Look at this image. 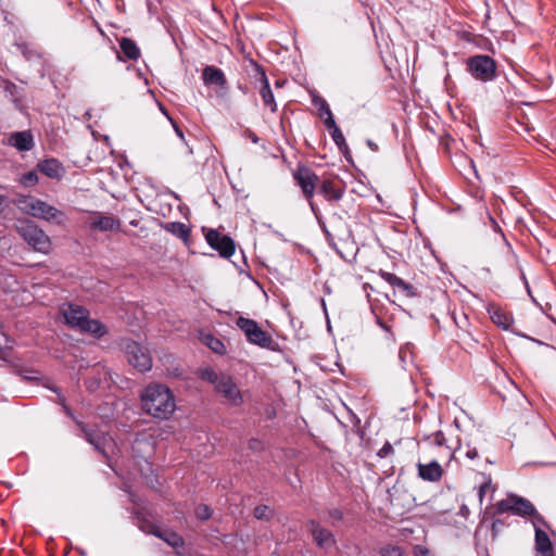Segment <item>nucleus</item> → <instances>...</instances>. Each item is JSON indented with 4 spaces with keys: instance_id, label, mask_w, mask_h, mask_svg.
<instances>
[{
    "instance_id": "7",
    "label": "nucleus",
    "mask_w": 556,
    "mask_h": 556,
    "mask_svg": "<svg viewBox=\"0 0 556 556\" xmlns=\"http://www.w3.org/2000/svg\"><path fill=\"white\" fill-rule=\"evenodd\" d=\"M293 178L301 188L304 198L308 201L313 213L317 216L318 208L313 202V197L315 193L318 176L309 167L300 165L293 172Z\"/></svg>"
},
{
    "instance_id": "31",
    "label": "nucleus",
    "mask_w": 556,
    "mask_h": 556,
    "mask_svg": "<svg viewBox=\"0 0 556 556\" xmlns=\"http://www.w3.org/2000/svg\"><path fill=\"white\" fill-rule=\"evenodd\" d=\"M312 102L314 106L318 109V114L321 118L328 115L329 113H332L329 104L323 97L315 94L313 96Z\"/></svg>"
},
{
    "instance_id": "39",
    "label": "nucleus",
    "mask_w": 556,
    "mask_h": 556,
    "mask_svg": "<svg viewBox=\"0 0 556 556\" xmlns=\"http://www.w3.org/2000/svg\"><path fill=\"white\" fill-rule=\"evenodd\" d=\"M378 274L386 282H388L392 287L399 279V277L395 274L386 271L383 269H380Z\"/></svg>"
},
{
    "instance_id": "50",
    "label": "nucleus",
    "mask_w": 556,
    "mask_h": 556,
    "mask_svg": "<svg viewBox=\"0 0 556 556\" xmlns=\"http://www.w3.org/2000/svg\"><path fill=\"white\" fill-rule=\"evenodd\" d=\"M320 227L326 236V239L329 243H331L333 241V237L332 235L330 233V231L327 229L326 225L325 224H320Z\"/></svg>"
},
{
    "instance_id": "27",
    "label": "nucleus",
    "mask_w": 556,
    "mask_h": 556,
    "mask_svg": "<svg viewBox=\"0 0 556 556\" xmlns=\"http://www.w3.org/2000/svg\"><path fill=\"white\" fill-rule=\"evenodd\" d=\"M51 250V240L42 229L37 227V252L48 254Z\"/></svg>"
},
{
    "instance_id": "12",
    "label": "nucleus",
    "mask_w": 556,
    "mask_h": 556,
    "mask_svg": "<svg viewBox=\"0 0 556 556\" xmlns=\"http://www.w3.org/2000/svg\"><path fill=\"white\" fill-rule=\"evenodd\" d=\"M2 142L16 149L18 152H25L33 149L34 137L31 130L14 131L7 135Z\"/></svg>"
},
{
    "instance_id": "36",
    "label": "nucleus",
    "mask_w": 556,
    "mask_h": 556,
    "mask_svg": "<svg viewBox=\"0 0 556 556\" xmlns=\"http://www.w3.org/2000/svg\"><path fill=\"white\" fill-rule=\"evenodd\" d=\"M197 518L199 520H202V521H205V520H208L212 516V509L205 505V504H200L197 508H195V511H194Z\"/></svg>"
},
{
    "instance_id": "23",
    "label": "nucleus",
    "mask_w": 556,
    "mask_h": 556,
    "mask_svg": "<svg viewBox=\"0 0 556 556\" xmlns=\"http://www.w3.org/2000/svg\"><path fill=\"white\" fill-rule=\"evenodd\" d=\"M13 202L26 217L35 216V199L31 195L16 194Z\"/></svg>"
},
{
    "instance_id": "19",
    "label": "nucleus",
    "mask_w": 556,
    "mask_h": 556,
    "mask_svg": "<svg viewBox=\"0 0 556 556\" xmlns=\"http://www.w3.org/2000/svg\"><path fill=\"white\" fill-rule=\"evenodd\" d=\"M345 192V188L343 186L336 185L332 180H324L319 187V193L324 195V198L328 202H338L340 201Z\"/></svg>"
},
{
    "instance_id": "45",
    "label": "nucleus",
    "mask_w": 556,
    "mask_h": 556,
    "mask_svg": "<svg viewBox=\"0 0 556 556\" xmlns=\"http://www.w3.org/2000/svg\"><path fill=\"white\" fill-rule=\"evenodd\" d=\"M170 124L175 130V134L176 136L182 141L186 143V139H185V135H184V131L182 129L179 127V125L176 123V121L174 119H170Z\"/></svg>"
},
{
    "instance_id": "49",
    "label": "nucleus",
    "mask_w": 556,
    "mask_h": 556,
    "mask_svg": "<svg viewBox=\"0 0 556 556\" xmlns=\"http://www.w3.org/2000/svg\"><path fill=\"white\" fill-rule=\"evenodd\" d=\"M466 456L469 459H476L478 457L477 448L476 447H469L468 451L466 452Z\"/></svg>"
},
{
    "instance_id": "30",
    "label": "nucleus",
    "mask_w": 556,
    "mask_h": 556,
    "mask_svg": "<svg viewBox=\"0 0 556 556\" xmlns=\"http://www.w3.org/2000/svg\"><path fill=\"white\" fill-rule=\"evenodd\" d=\"M204 341H205V344L216 354H219V355H223L226 353V346L224 344V342L212 336V334H207L205 336L204 338Z\"/></svg>"
},
{
    "instance_id": "9",
    "label": "nucleus",
    "mask_w": 556,
    "mask_h": 556,
    "mask_svg": "<svg viewBox=\"0 0 556 556\" xmlns=\"http://www.w3.org/2000/svg\"><path fill=\"white\" fill-rule=\"evenodd\" d=\"M207 244L218 252L219 256L229 258L236 251L233 239L227 235H222L216 229L203 228Z\"/></svg>"
},
{
    "instance_id": "38",
    "label": "nucleus",
    "mask_w": 556,
    "mask_h": 556,
    "mask_svg": "<svg viewBox=\"0 0 556 556\" xmlns=\"http://www.w3.org/2000/svg\"><path fill=\"white\" fill-rule=\"evenodd\" d=\"M381 556H403V549L396 545H388L381 549Z\"/></svg>"
},
{
    "instance_id": "58",
    "label": "nucleus",
    "mask_w": 556,
    "mask_h": 556,
    "mask_svg": "<svg viewBox=\"0 0 556 556\" xmlns=\"http://www.w3.org/2000/svg\"><path fill=\"white\" fill-rule=\"evenodd\" d=\"M117 58H118V60H121V61H125L124 59H122V56H121L119 54L117 55Z\"/></svg>"
},
{
    "instance_id": "44",
    "label": "nucleus",
    "mask_w": 556,
    "mask_h": 556,
    "mask_svg": "<svg viewBox=\"0 0 556 556\" xmlns=\"http://www.w3.org/2000/svg\"><path fill=\"white\" fill-rule=\"evenodd\" d=\"M100 383H101V379L100 378H88L85 381L86 388L90 392L96 391L100 387Z\"/></svg>"
},
{
    "instance_id": "52",
    "label": "nucleus",
    "mask_w": 556,
    "mask_h": 556,
    "mask_svg": "<svg viewBox=\"0 0 556 556\" xmlns=\"http://www.w3.org/2000/svg\"><path fill=\"white\" fill-rule=\"evenodd\" d=\"M340 152L344 155L345 160L348 162H352L351 151L349 149V146L346 144V149H339Z\"/></svg>"
},
{
    "instance_id": "3",
    "label": "nucleus",
    "mask_w": 556,
    "mask_h": 556,
    "mask_svg": "<svg viewBox=\"0 0 556 556\" xmlns=\"http://www.w3.org/2000/svg\"><path fill=\"white\" fill-rule=\"evenodd\" d=\"M50 389L56 393L58 402L61 404L64 414L75 421L77 427L80 429L85 440L89 444H91L96 451L101 453L103 456H108V454H106V445L109 443L108 435L103 431H101L97 426H89V425L85 424L84 421L79 420L75 416V414L71 409V407L67 406V404L65 403V397L56 389H53V388H50Z\"/></svg>"
},
{
    "instance_id": "24",
    "label": "nucleus",
    "mask_w": 556,
    "mask_h": 556,
    "mask_svg": "<svg viewBox=\"0 0 556 556\" xmlns=\"http://www.w3.org/2000/svg\"><path fill=\"white\" fill-rule=\"evenodd\" d=\"M119 48L123 55L125 56V60L137 61L140 58L139 47L132 39L128 37H123L119 40Z\"/></svg>"
},
{
    "instance_id": "37",
    "label": "nucleus",
    "mask_w": 556,
    "mask_h": 556,
    "mask_svg": "<svg viewBox=\"0 0 556 556\" xmlns=\"http://www.w3.org/2000/svg\"><path fill=\"white\" fill-rule=\"evenodd\" d=\"M223 375H218L212 368H206L202 371V378L214 383L215 388L217 387V382L222 380Z\"/></svg>"
},
{
    "instance_id": "56",
    "label": "nucleus",
    "mask_w": 556,
    "mask_h": 556,
    "mask_svg": "<svg viewBox=\"0 0 556 556\" xmlns=\"http://www.w3.org/2000/svg\"><path fill=\"white\" fill-rule=\"evenodd\" d=\"M429 554V551L427 548H424L420 551V555L419 556H427Z\"/></svg>"
},
{
    "instance_id": "46",
    "label": "nucleus",
    "mask_w": 556,
    "mask_h": 556,
    "mask_svg": "<svg viewBox=\"0 0 556 556\" xmlns=\"http://www.w3.org/2000/svg\"><path fill=\"white\" fill-rule=\"evenodd\" d=\"M244 137L250 139L253 143L257 144L260 142V137L251 129H245L243 132Z\"/></svg>"
},
{
    "instance_id": "6",
    "label": "nucleus",
    "mask_w": 556,
    "mask_h": 556,
    "mask_svg": "<svg viewBox=\"0 0 556 556\" xmlns=\"http://www.w3.org/2000/svg\"><path fill=\"white\" fill-rule=\"evenodd\" d=\"M495 510L497 514L510 511L515 516L528 518L530 514L535 513V506L529 500L520 495L509 493L506 498L496 503Z\"/></svg>"
},
{
    "instance_id": "17",
    "label": "nucleus",
    "mask_w": 556,
    "mask_h": 556,
    "mask_svg": "<svg viewBox=\"0 0 556 556\" xmlns=\"http://www.w3.org/2000/svg\"><path fill=\"white\" fill-rule=\"evenodd\" d=\"M202 80L205 86H218L222 88L227 87V78L225 73L214 65H206L203 68Z\"/></svg>"
},
{
    "instance_id": "4",
    "label": "nucleus",
    "mask_w": 556,
    "mask_h": 556,
    "mask_svg": "<svg viewBox=\"0 0 556 556\" xmlns=\"http://www.w3.org/2000/svg\"><path fill=\"white\" fill-rule=\"evenodd\" d=\"M236 325L244 333L249 343L269 351H279V343L267 331L263 330L254 319L240 316L236 320Z\"/></svg>"
},
{
    "instance_id": "53",
    "label": "nucleus",
    "mask_w": 556,
    "mask_h": 556,
    "mask_svg": "<svg viewBox=\"0 0 556 556\" xmlns=\"http://www.w3.org/2000/svg\"><path fill=\"white\" fill-rule=\"evenodd\" d=\"M366 144L368 146V148H369L370 150H372V151H378V146H377V143H375L372 140L367 139Z\"/></svg>"
},
{
    "instance_id": "32",
    "label": "nucleus",
    "mask_w": 556,
    "mask_h": 556,
    "mask_svg": "<svg viewBox=\"0 0 556 556\" xmlns=\"http://www.w3.org/2000/svg\"><path fill=\"white\" fill-rule=\"evenodd\" d=\"M393 287L399 289L407 298H414L416 295L414 286L400 277Z\"/></svg>"
},
{
    "instance_id": "26",
    "label": "nucleus",
    "mask_w": 556,
    "mask_h": 556,
    "mask_svg": "<svg viewBox=\"0 0 556 556\" xmlns=\"http://www.w3.org/2000/svg\"><path fill=\"white\" fill-rule=\"evenodd\" d=\"M153 446V438L151 435H148L147 433H137L134 443H132V451L137 454H143L146 451L144 447L149 450V452L152 451Z\"/></svg>"
},
{
    "instance_id": "25",
    "label": "nucleus",
    "mask_w": 556,
    "mask_h": 556,
    "mask_svg": "<svg viewBox=\"0 0 556 556\" xmlns=\"http://www.w3.org/2000/svg\"><path fill=\"white\" fill-rule=\"evenodd\" d=\"M163 229L181 239L185 243L188 242L190 237V228L180 222H169L163 225Z\"/></svg>"
},
{
    "instance_id": "18",
    "label": "nucleus",
    "mask_w": 556,
    "mask_h": 556,
    "mask_svg": "<svg viewBox=\"0 0 556 556\" xmlns=\"http://www.w3.org/2000/svg\"><path fill=\"white\" fill-rule=\"evenodd\" d=\"M16 231L33 248H35V224L33 217H18L15 223Z\"/></svg>"
},
{
    "instance_id": "48",
    "label": "nucleus",
    "mask_w": 556,
    "mask_h": 556,
    "mask_svg": "<svg viewBox=\"0 0 556 556\" xmlns=\"http://www.w3.org/2000/svg\"><path fill=\"white\" fill-rule=\"evenodd\" d=\"M329 517L332 519L341 520L343 518V513L339 508H332L329 510Z\"/></svg>"
},
{
    "instance_id": "8",
    "label": "nucleus",
    "mask_w": 556,
    "mask_h": 556,
    "mask_svg": "<svg viewBox=\"0 0 556 556\" xmlns=\"http://www.w3.org/2000/svg\"><path fill=\"white\" fill-rule=\"evenodd\" d=\"M125 353L128 363L139 370L140 372H147L152 368V357L148 350L139 342L131 341L125 346Z\"/></svg>"
},
{
    "instance_id": "13",
    "label": "nucleus",
    "mask_w": 556,
    "mask_h": 556,
    "mask_svg": "<svg viewBox=\"0 0 556 556\" xmlns=\"http://www.w3.org/2000/svg\"><path fill=\"white\" fill-rule=\"evenodd\" d=\"M216 390L235 406H240L243 403L240 390L229 376H222V380L217 382Z\"/></svg>"
},
{
    "instance_id": "33",
    "label": "nucleus",
    "mask_w": 556,
    "mask_h": 556,
    "mask_svg": "<svg viewBox=\"0 0 556 556\" xmlns=\"http://www.w3.org/2000/svg\"><path fill=\"white\" fill-rule=\"evenodd\" d=\"M253 516L258 520H269L273 517V510L267 505H257L253 510Z\"/></svg>"
},
{
    "instance_id": "10",
    "label": "nucleus",
    "mask_w": 556,
    "mask_h": 556,
    "mask_svg": "<svg viewBox=\"0 0 556 556\" xmlns=\"http://www.w3.org/2000/svg\"><path fill=\"white\" fill-rule=\"evenodd\" d=\"M255 70V79L260 81V96L263 100L265 106H268L270 112L275 113L277 111V103L275 101L274 93L271 91L268 77L263 66L253 62Z\"/></svg>"
},
{
    "instance_id": "22",
    "label": "nucleus",
    "mask_w": 556,
    "mask_h": 556,
    "mask_svg": "<svg viewBox=\"0 0 556 556\" xmlns=\"http://www.w3.org/2000/svg\"><path fill=\"white\" fill-rule=\"evenodd\" d=\"M488 313L490 314V318L496 326L504 330H508L513 323L511 316L507 315L504 311L494 305H491L488 308Z\"/></svg>"
},
{
    "instance_id": "40",
    "label": "nucleus",
    "mask_w": 556,
    "mask_h": 556,
    "mask_svg": "<svg viewBox=\"0 0 556 556\" xmlns=\"http://www.w3.org/2000/svg\"><path fill=\"white\" fill-rule=\"evenodd\" d=\"M394 452L393 446L390 442H386L382 447L377 452L379 458H384Z\"/></svg>"
},
{
    "instance_id": "20",
    "label": "nucleus",
    "mask_w": 556,
    "mask_h": 556,
    "mask_svg": "<svg viewBox=\"0 0 556 556\" xmlns=\"http://www.w3.org/2000/svg\"><path fill=\"white\" fill-rule=\"evenodd\" d=\"M119 220L109 215L98 214L89 222L90 229L99 231H112L114 229H119Z\"/></svg>"
},
{
    "instance_id": "41",
    "label": "nucleus",
    "mask_w": 556,
    "mask_h": 556,
    "mask_svg": "<svg viewBox=\"0 0 556 556\" xmlns=\"http://www.w3.org/2000/svg\"><path fill=\"white\" fill-rule=\"evenodd\" d=\"M35 180V169L29 170L26 174H23L20 178V184L22 186H29Z\"/></svg>"
},
{
    "instance_id": "57",
    "label": "nucleus",
    "mask_w": 556,
    "mask_h": 556,
    "mask_svg": "<svg viewBox=\"0 0 556 556\" xmlns=\"http://www.w3.org/2000/svg\"><path fill=\"white\" fill-rule=\"evenodd\" d=\"M3 203H4V199L2 195H0V212L3 210Z\"/></svg>"
},
{
    "instance_id": "1",
    "label": "nucleus",
    "mask_w": 556,
    "mask_h": 556,
    "mask_svg": "<svg viewBox=\"0 0 556 556\" xmlns=\"http://www.w3.org/2000/svg\"><path fill=\"white\" fill-rule=\"evenodd\" d=\"M142 409L159 420H168L176 410L172 390L162 383L148 384L140 394Z\"/></svg>"
},
{
    "instance_id": "35",
    "label": "nucleus",
    "mask_w": 556,
    "mask_h": 556,
    "mask_svg": "<svg viewBox=\"0 0 556 556\" xmlns=\"http://www.w3.org/2000/svg\"><path fill=\"white\" fill-rule=\"evenodd\" d=\"M330 136L338 149H346V141L340 128L330 131Z\"/></svg>"
},
{
    "instance_id": "55",
    "label": "nucleus",
    "mask_w": 556,
    "mask_h": 556,
    "mask_svg": "<svg viewBox=\"0 0 556 556\" xmlns=\"http://www.w3.org/2000/svg\"><path fill=\"white\" fill-rule=\"evenodd\" d=\"M378 325H379L383 330H386V331H389V330H390V327H389L386 323H383V321H381V320H378Z\"/></svg>"
},
{
    "instance_id": "16",
    "label": "nucleus",
    "mask_w": 556,
    "mask_h": 556,
    "mask_svg": "<svg viewBox=\"0 0 556 556\" xmlns=\"http://www.w3.org/2000/svg\"><path fill=\"white\" fill-rule=\"evenodd\" d=\"M418 477L425 481L438 482L443 476V468L437 460L428 464L418 463Z\"/></svg>"
},
{
    "instance_id": "47",
    "label": "nucleus",
    "mask_w": 556,
    "mask_h": 556,
    "mask_svg": "<svg viewBox=\"0 0 556 556\" xmlns=\"http://www.w3.org/2000/svg\"><path fill=\"white\" fill-rule=\"evenodd\" d=\"M504 527V522L500 519H495L492 523V534L495 536L497 532Z\"/></svg>"
},
{
    "instance_id": "29",
    "label": "nucleus",
    "mask_w": 556,
    "mask_h": 556,
    "mask_svg": "<svg viewBox=\"0 0 556 556\" xmlns=\"http://www.w3.org/2000/svg\"><path fill=\"white\" fill-rule=\"evenodd\" d=\"M154 535L164 540L166 543H168L173 547H179L185 544L184 538L175 532L161 533L157 531V532H154Z\"/></svg>"
},
{
    "instance_id": "15",
    "label": "nucleus",
    "mask_w": 556,
    "mask_h": 556,
    "mask_svg": "<svg viewBox=\"0 0 556 556\" xmlns=\"http://www.w3.org/2000/svg\"><path fill=\"white\" fill-rule=\"evenodd\" d=\"M309 531L312 533L315 544L320 548L331 547L336 544V539L332 532L323 528L317 521H308Z\"/></svg>"
},
{
    "instance_id": "2",
    "label": "nucleus",
    "mask_w": 556,
    "mask_h": 556,
    "mask_svg": "<svg viewBox=\"0 0 556 556\" xmlns=\"http://www.w3.org/2000/svg\"><path fill=\"white\" fill-rule=\"evenodd\" d=\"M60 314L67 326L78 329L80 332L89 333L98 339L108 333V327L98 319L89 318V311L81 305L63 303Z\"/></svg>"
},
{
    "instance_id": "5",
    "label": "nucleus",
    "mask_w": 556,
    "mask_h": 556,
    "mask_svg": "<svg viewBox=\"0 0 556 556\" xmlns=\"http://www.w3.org/2000/svg\"><path fill=\"white\" fill-rule=\"evenodd\" d=\"M467 72L478 81L489 83L497 77L496 62L486 54H475L466 61Z\"/></svg>"
},
{
    "instance_id": "43",
    "label": "nucleus",
    "mask_w": 556,
    "mask_h": 556,
    "mask_svg": "<svg viewBox=\"0 0 556 556\" xmlns=\"http://www.w3.org/2000/svg\"><path fill=\"white\" fill-rule=\"evenodd\" d=\"M488 219H489V222H490V226H491V228L493 229V231H494V232H498V233H501V236L503 237L504 241H505L506 243H508V242H507V240H506V237H505L504 232L502 231V228L500 227V225L497 224V222L494 219V217H493L490 213H488Z\"/></svg>"
},
{
    "instance_id": "21",
    "label": "nucleus",
    "mask_w": 556,
    "mask_h": 556,
    "mask_svg": "<svg viewBox=\"0 0 556 556\" xmlns=\"http://www.w3.org/2000/svg\"><path fill=\"white\" fill-rule=\"evenodd\" d=\"M534 547L542 556H554L552 541L544 529L534 532Z\"/></svg>"
},
{
    "instance_id": "54",
    "label": "nucleus",
    "mask_w": 556,
    "mask_h": 556,
    "mask_svg": "<svg viewBox=\"0 0 556 556\" xmlns=\"http://www.w3.org/2000/svg\"><path fill=\"white\" fill-rule=\"evenodd\" d=\"M159 108L161 110V112L167 117V119L170 122V119H173L168 113V111L164 108L163 104L159 103Z\"/></svg>"
},
{
    "instance_id": "11",
    "label": "nucleus",
    "mask_w": 556,
    "mask_h": 556,
    "mask_svg": "<svg viewBox=\"0 0 556 556\" xmlns=\"http://www.w3.org/2000/svg\"><path fill=\"white\" fill-rule=\"evenodd\" d=\"M37 172L55 181H61L66 175L65 166L55 157H46L37 162Z\"/></svg>"
},
{
    "instance_id": "14",
    "label": "nucleus",
    "mask_w": 556,
    "mask_h": 556,
    "mask_svg": "<svg viewBox=\"0 0 556 556\" xmlns=\"http://www.w3.org/2000/svg\"><path fill=\"white\" fill-rule=\"evenodd\" d=\"M37 218L53 225H62L65 222V214L55 206L37 199Z\"/></svg>"
},
{
    "instance_id": "51",
    "label": "nucleus",
    "mask_w": 556,
    "mask_h": 556,
    "mask_svg": "<svg viewBox=\"0 0 556 556\" xmlns=\"http://www.w3.org/2000/svg\"><path fill=\"white\" fill-rule=\"evenodd\" d=\"M490 483H484L482 484L480 488H479V492H478V495H479V498H480V502L482 501V497L484 495V493L486 492V490L490 488Z\"/></svg>"
},
{
    "instance_id": "28",
    "label": "nucleus",
    "mask_w": 556,
    "mask_h": 556,
    "mask_svg": "<svg viewBox=\"0 0 556 556\" xmlns=\"http://www.w3.org/2000/svg\"><path fill=\"white\" fill-rule=\"evenodd\" d=\"M424 442L427 443L429 446H446L447 450H451V447L446 445V439L442 431H437L425 437Z\"/></svg>"
},
{
    "instance_id": "34",
    "label": "nucleus",
    "mask_w": 556,
    "mask_h": 556,
    "mask_svg": "<svg viewBox=\"0 0 556 556\" xmlns=\"http://www.w3.org/2000/svg\"><path fill=\"white\" fill-rule=\"evenodd\" d=\"M528 518H530V521L534 528V532L536 531V529L549 528L545 518L536 509L535 513L530 514Z\"/></svg>"
},
{
    "instance_id": "42",
    "label": "nucleus",
    "mask_w": 556,
    "mask_h": 556,
    "mask_svg": "<svg viewBox=\"0 0 556 556\" xmlns=\"http://www.w3.org/2000/svg\"><path fill=\"white\" fill-rule=\"evenodd\" d=\"M323 118H324V124H325V126L327 127V129L329 130V132H330V131H332V130H334V129H337V128H339V127L337 126V123H336V121H334V117H333V114H332V113H329L328 115H326V116H325V117H323Z\"/></svg>"
}]
</instances>
